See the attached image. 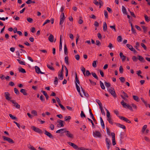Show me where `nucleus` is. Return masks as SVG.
Returning a JSON list of instances; mask_svg holds the SVG:
<instances>
[{"instance_id": "obj_35", "label": "nucleus", "mask_w": 150, "mask_h": 150, "mask_svg": "<svg viewBox=\"0 0 150 150\" xmlns=\"http://www.w3.org/2000/svg\"><path fill=\"white\" fill-rule=\"evenodd\" d=\"M126 46L131 51L133 50L134 48L132 45L129 44H127L126 45Z\"/></svg>"}, {"instance_id": "obj_47", "label": "nucleus", "mask_w": 150, "mask_h": 150, "mask_svg": "<svg viewBox=\"0 0 150 150\" xmlns=\"http://www.w3.org/2000/svg\"><path fill=\"white\" fill-rule=\"evenodd\" d=\"M144 17L145 19V20L146 21L148 22L150 21V19L146 15H144Z\"/></svg>"}, {"instance_id": "obj_4", "label": "nucleus", "mask_w": 150, "mask_h": 150, "mask_svg": "<svg viewBox=\"0 0 150 150\" xmlns=\"http://www.w3.org/2000/svg\"><path fill=\"white\" fill-rule=\"evenodd\" d=\"M31 128L36 132L39 134H42V130L38 128L33 126L31 127Z\"/></svg>"}, {"instance_id": "obj_9", "label": "nucleus", "mask_w": 150, "mask_h": 150, "mask_svg": "<svg viewBox=\"0 0 150 150\" xmlns=\"http://www.w3.org/2000/svg\"><path fill=\"white\" fill-rule=\"evenodd\" d=\"M93 136L94 137H101V134L99 132L96 131L93 132Z\"/></svg>"}, {"instance_id": "obj_26", "label": "nucleus", "mask_w": 150, "mask_h": 150, "mask_svg": "<svg viewBox=\"0 0 150 150\" xmlns=\"http://www.w3.org/2000/svg\"><path fill=\"white\" fill-rule=\"evenodd\" d=\"M118 117L121 120H123L124 121H125L127 122V121L128 120V119H127L123 116H118Z\"/></svg>"}, {"instance_id": "obj_27", "label": "nucleus", "mask_w": 150, "mask_h": 150, "mask_svg": "<svg viewBox=\"0 0 150 150\" xmlns=\"http://www.w3.org/2000/svg\"><path fill=\"white\" fill-rule=\"evenodd\" d=\"M103 30L104 31H105L107 29V26L106 23L105 22H104L103 23Z\"/></svg>"}, {"instance_id": "obj_42", "label": "nucleus", "mask_w": 150, "mask_h": 150, "mask_svg": "<svg viewBox=\"0 0 150 150\" xmlns=\"http://www.w3.org/2000/svg\"><path fill=\"white\" fill-rule=\"evenodd\" d=\"M99 108L101 112V113H102V114L103 115H105V111H104L103 109V108L102 106L100 107Z\"/></svg>"}, {"instance_id": "obj_44", "label": "nucleus", "mask_w": 150, "mask_h": 150, "mask_svg": "<svg viewBox=\"0 0 150 150\" xmlns=\"http://www.w3.org/2000/svg\"><path fill=\"white\" fill-rule=\"evenodd\" d=\"M97 62V61H94L93 62V63H92V66L94 68H96L97 67L96 65V63Z\"/></svg>"}, {"instance_id": "obj_63", "label": "nucleus", "mask_w": 150, "mask_h": 150, "mask_svg": "<svg viewBox=\"0 0 150 150\" xmlns=\"http://www.w3.org/2000/svg\"><path fill=\"white\" fill-rule=\"evenodd\" d=\"M31 113L32 114L34 115L35 116H37V112L36 110H33L32 111Z\"/></svg>"}, {"instance_id": "obj_10", "label": "nucleus", "mask_w": 150, "mask_h": 150, "mask_svg": "<svg viewBox=\"0 0 150 150\" xmlns=\"http://www.w3.org/2000/svg\"><path fill=\"white\" fill-rule=\"evenodd\" d=\"M36 72L39 74H45V73L42 72L40 70V68L38 66H35V67Z\"/></svg>"}, {"instance_id": "obj_60", "label": "nucleus", "mask_w": 150, "mask_h": 150, "mask_svg": "<svg viewBox=\"0 0 150 150\" xmlns=\"http://www.w3.org/2000/svg\"><path fill=\"white\" fill-rule=\"evenodd\" d=\"M104 14L105 18H108V13L106 10H105L104 11Z\"/></svg>"}, {"instance_id": "obj_6", "label": "nucleus", "mask_w": 150, "mask_h": 150, "mask_svg": "<svg viewBox=\"0 0 150 150\" xmlns=\"http://www.w3.org/2000/svg\"><path fill=\"white\" fill-rule=\"evenodd\" d=\"M111 135L112 137V144L114 146L116 144L115 140V134L114 133L112 132Z\"/></svg>"}, {"instance_id": "obj_24", "label": "nucleus", "mask_w": 150, "mask_h": 150, "mask_svg": "<svg viewBox=\"0 0 150 150\" xmlns=\"http://www.w3.org/2000/svg\"><path fill=\"white\" fill-rule=\"evenodd\" d=\"M100 121L101 125L102 126V128L103 129H104L105 128V125H104V124L103 121V120L102 117H100Z\"/></svg>"}, {"instance_id": "obj_57", "label": "nucleus", "mask_w": 150, "mask_h": 150, "mask_svg": "<svg viewBox=\"0 0 150 150\" xmlns=\"http://www.w3.org/2000/svg\"><path fill=\"white\" fill-rule=\"evenodd\" d=\"M104 83L105 86L108 88L110 86V84L109 83L105 82Z\"/></svg>"}, {"instance_id": "obj_25", "label": "nucleus", "mask_w": 150, "mask_h": 150, "mask_svg": "<svg viewBox=\"0 0 150 150\" xmlns=\"http://www.w3.org/2000/svg\"><path fill=\"white\" fill-rule=\"evenodd\" d=\"M133 99L137 102H139L140 100L139 97L137 96L133 95Z\"/></svg>"}, {"instance_id": "obj_15", "label": "nucleus", "mask_w": 150, "mask_h": 150, "mask_svg": "<svg viewBox=\"0 0 150 150\" xmlns=\"http://www.w3.org/2000/svg\"><path fill=\"white\" fill-rule=\"evenodd\" d=\"M20 92L24 96H27L28 93L26 92V90L25 89L22 88L21 89Z\"/></svg>"}, {"instance_id": "obj_46", "label": "nucleus", "mask_w": 150, "mask_h": 150, "mask_svg": "<svg viewBox=\"0 0 150 150\" xmlns=\"http://www.w3.org/2000/svg\"><path fill=\"white\" fill-rule=\"evenodd\" d=\"M27 21L30 23H32L33 21V19L30 17L27 18Z\"/></svg>"}, {"instance_id": "obj_19", "label": "nucleus", "mask_w": 150, "mask_h": 150, "mask_svg": "<svg viewBox=\"0 0 150 150\" xmlns=\"http://www.w3.org/2000/svg\"><path fill=\"white\" fill-rule=\"evenodd\" d=\"M75 83L76 84L77 83L79 84H80V81L78 79L77 74L76 72L75 73Z\"/></svg>"}, {"instance_id": "obj_1", "label": "nucleus", "mask_w": 150, "mask_h": 150, "mask_svg": "<svg viewBox=\"0 0 150 150\" xmlns=\"http://www.w3.org/2000/svg\"><path fill=\"white\" fill-rule=\"evenodd\" d=\"M60 21L59 24L61 25V27L62 28L63 27L62 24L64 23V20L65 19V18L64 16V13H62L60 16Z\"/></svg>"}, {"instance_id": "obj_32", "label": "nucleus", "mask_w": 150, "mask_h": 150, "mask_svg": "<svg viewBox=\"0 0 150 150\" xmlns=\"http://www.w3.org/2000/svg\"><path fill=\"white\" fill-rule=\"evenodd\" d=\"M132 59L133 62H136L137 61L138 58L136 57V56H134L132 57Z\"/></svg>"}, {"instance_id": "obj_33", "label": "nucleus", "mask_w": 150, "mask_h": 150, "mask_svg": "<svg viewBox=\"0 0 150 150\" xmlns=\"http://www.w3.org/2000/svg\"><path fill=\"white\" fill-rule=\"evenodd\" d=\"M17 61H18V62L19 63L23 65H25V62L21 60L20 59H17Z\"/></svg>"}, {"instance_id": "obj_48", "label": "nucleus", "mask_w": 150, "mask_h": 150, "mask_svg": "<svg viewBox=\"0 0 150 150\" xmlns=\"http://www.w3.org/2000/svg\"><path fill=\"white\" fill-rule=\"evenodd\" d=\"M14 91L15 93L16 94V95H18L19 94V92L16 88H14Z\"/></svg>"}, {"instance_id": "obj_30", "label": "nucleus", "mask_w": 150, "mask_h": 150, "mask_svg": "<svg viewBox=\"0 0 150 150\" xmlns=\"http://www.w3.org/2000/svg\"><path fill=\"white\" fill-rule=\"evenodd\" d=\"M18 70L19 72H21L22 73H26V71L25 70L21 67H20L18 68Z\"/></svg>"}, {"instance_id": "obj_49", "label": "nucleus", "mask_w": 150, "mask_h": 150, "mask_svg": "<svg viewBox=\"0 0 150 150\" xmlns=\"http://www.w3.org/2000/svg\"><path fill=\"white\" fill-rule=\"evenodd\" d=\"M147 127V126L146 125H144L142 128V131L143 133L144 132Z\"/></svg>"}, {"instance_id": "obj_64", "label": "nucleus", "mask_w": 150, "mask_h": 150, "mask_svg": "<svg viewBox=\"0 0 150 150\" xmlns=\"http://www.w3.org/2000/svg\"><path fill=\"white\" fill-rule=\"evenodd\" d=\"M85 76H88L91 74V73L88 70H86V74L85 73Z\"/></svg>"}, {"instance_id": "obj_17", "label": "nucleus", "mask_w": 150, "mask_h": 150, "mask_svg": "<svg viewBox=\"0 0 150 150\" xmlns=\"http://www.w3.org/2000/svg\"><path fill=\"white\" fill-rule=\"evenodd\" d=\"M81 88L84 96L87 98L89 97V95L87 93L85 92L84 90L83 89L82 87H81Z\"/></svg>"}, {"instance_id": "obj_3", "label": "nucleus", "mask_w": 150, "mask_h": 150, "mask_svg": "<svg viewBox=\"0 0 150 150\" xmlns=\"http://www.w3.org/2000/svg\"><path fill=\"white\" fill-rule=\"evenodd\" d=\"M108 91L114 97H116V93L113 88L110 87V88H108Z\"/></svg>"}, {"instance_id": "obj_34", "label": "nucleus", "mask_w": 150, "mask_h": 150, "mask_svg": "<svg viewBox=\"0 0 150 150\" xmlns=\"http://www.w3.org/2000/svg\"><path fill=\"white\" fill-rule=\"evenodd\" d=\"M47 66L52 71L54 70V68L52 66L50 65L49 64H47Z\"/></svg>"}, {"instance_id": "obj_53", "label": "nucleus", "mask_w": 150, "mask_h": 150, "mask_svg": "<svg viewBox=\"0 0 150 150\" xmlns=\"http://www.w3.org/2000/svg\"><path fill=\"white\" fill-rule=\"evenodd\" d=\"M119 71L120 73L122 74L123 72V69L122 67V66H120L119 67Z\"/></svg>"}, {"instance_id": "obj_52", "label": "nucleus", "mask_w": 150, "mask_h": 150, "mask_svg": "<svg viewBox=\"0 0 150 150\" xmlns=\"http://www.w3.org/2000/svg\"><path fill=\"white\" fill-rule=\"evenodd\" d=\"M117 41L119 42H120L122 41V38L121 36H119L117 38Z\"/></svg>"}, {"instance_id": "obj_62", "label": "nucleus", "mask_w": 150, "mask_h": 150, "mask_svg": "<svg viewBox=\"0 0 150 150\" xmlns=\"http://www.w3.org/2000/svg\"><path fill=\"white\" fill-rule=\"evenodd\" d=\"M28 148L29 149H31V150H35V149L33 146H31L30 144L29 145V146H28Z\"/></svg>"}, {"instance_id": "obj_16", "label": "nucleus", "mask_w": 150, "mask_h": 150, "mask_svg": "<svg viewBox=\"0 0 150 150\" xmlns=\"http://www.w3.org/2000/svg\"><path fill=\"white\" fill-rule=\"evenodd\" d=\"M115 124L117 126L121 128L124 129H126V127L123 125L119 123H116Z\"/></svg>"}, {"instance_id": "obj_2", "label": "nucleus", "mask_w": 150, "mask_h": 150, "mask_svg": "<svg viewBox=\"0 0 150 150\" xmlns=\"http://www.w3.org/2000/svg\"><path fill=\"white\" fill-rule=\"evenodd\" d=\"M2 137L4 141H7L10 144H13L14 143V141L12 139L9 137H6L4 136H2Z\"/></svg>"}, {"instance_id": "obj_5", "label": "nucleus", "mask_w": 150, "mask_h": 150, "mask_svg": "<svg viewBox=\"0 0 150 150\" xmlns=\"http://www.w3.org/2000/svg\"><path fill=\"white\" fill-rule=\"evenodd\" d=\"M10 101L13 104H14L13 106L17 109H20V106L17 103L15 102V101L14 100H11Z\"/></svg>"}, {"instance_id": "obj_28", "label": "nucleus", "mask_w": 150, "mask_h": 150, "mask_svg": "<svg viewBox=\"0 0 150 150\" xmlns=\"http://www.w3.org/2000/svg\"><path fill=\"white\" fill-rule=\"evenodd\" d=\"M57 122H59V125L61 127H64V125L63 124L64 121L61 120H58Z\"/></svg>"}, {"instance_id": "obj_36", "label": "nucleus", "mask_w": 150, "mask_h": 150, "mask_svg": "<svg viewBox=\"0 0 150 150\" xmlns=\"http://www.w3.org/2000/svg\"><path fill=\"white\" fill-rule=\"evenodd\" d=\"M100 86L103 89H105V86L103 83L101 81H100Z\"/></svg>"}, {"instance_id": "obj_22", "label": "nucleus", "mask_w": 150, "mask_h": 150, "mask_svg": "<svg viewBox=\"0 0 150 150\" xmlns=\"http://www.w3.org/2000/svg\"><path fill=\"white\" fill-rule=\"evenodd\" d=\"M41 92L43 93V95L45 96L46 100H48V98H49V96L47 95V93H46V92L45 91H41Z\"/></svg>"}, {"instance_id": "obj_55", "label": "nucleus", "mask_w": 150, "mask_h": 150, "mask_svg": "<svg viewBox=\"0 0 150 150\" xmlns=\"http://www.w3.org/2000/svg\"><path fill=\"white\" fill-rule=\"evenodd\" d=\"M96 44L98 47H99L101 45V43L98 40H96Z\"/></svg>"}, {"instance_id": "obj_61", "label": "nucleus", "mask_w": 150, "mask_h": 150, "mask_svg": "<svg viewBox=\"0 0 150 150\" xmlns=\"http://www.w3.org/2000/svg\"><path fill=\"white\" fill-rule=\"evenodd\" d=\"M55 80L54 81V83L55 85H57L58 84V79L57 77H55Z\"/></svg>"}, {"instance_id": "obj_54", "label": "nucleus", "mask_w": 150, "mask_h": 150, "mask_svg": "<svg viewBox=\"0 0 150 150\" xmlns=\"http://www.w3.org/2000/svg\"><path fill=\"white\" fill-rule=\"evenodd\" d=\"M9 116L10 118H11L12 119L14 120H16L17 119V118L16 117H14L13 116L12 114H9Z\"/></svg>"}, {"instance_id": "obj_40", "label": "nucleus", "mask_w": 150, "mask_h": 150, "mask_svg": "<svg viewBox=\"0 0 150 150\" xmlns=\"http://www.w3.org/2000/svg\"><path fill=\"white\" fill-rule=\"evenodd\" d=\"M64 60L65 63L67 65H69V62L68 61V56H66L64 58Z\"/></svg>"}, {"instance_id": "obj_38", "label": "nucleus", "mask_w": 150, "mask_h": 150, "mask_svg": "<svg viewBox=\"0 0 150 150\" xmlns=\"http://www.w3.org/2000/svg\"><path fill=\"white\" fill-rule=\"evenodd\" d=\"M107 120L109 122L111 125H112L113 124V120L111 118V117L109 118H108Z\"/></svg>"}, {"instance_id": "obj_20", "label": "nucleus", "mask_w": 150, "mask_h": 150, "mask_svg": "<svg viewBox=\"0 0 150 150\" xmlns=\"http://www.w3.org/2000/svg\"><path fill=\"white\" fill-rule=\"evenodd\" d=\"M121 104L125 108H127L128 105H129V104H127L126 103H125L124 100H122L121 102Z\"/></svg>"}, {"instance_id": "obj_45", "label": "nucleus", "mask_w": 150, "mask_h": 150, "mask_svg": "<svg viewBox=\"0 0 150 150\" xmlns=\"http://www.w3.org/2000/svg\"><path fill=\"white\" fill-rule=\"evenodd\" d=\"M62 42L61 40L59 41V51H61L62 50Z\"/></svg>"}, {"instance_id": "obj_7", "label": "nucleus", "mask_w": 150, "mask_h": 150, "mask_svg": "<svg viewBox=\"0 0 150 150\" xmlns=\"http://www.w3.org/2000/svg\"><path fill=\"white\" fill-rule=\"evenodd\" d=\"M63 132H66V135L68 137L70 138H73V134H71L69 131L66 130V129H65V130Z\"/></svg>"}, {"instance_id": "obj_51", "label": "nucleus", "mask_w": 150, "mask_h": 150, "mask_svg": "<svg viewBox=\"0 0 150 150\" xmlns=\"http://www.w3.org/2000/svg\"><path fill=\"white\" fill-rule=\"evenodd\" d=\"M119 79L122 83H124L125 81V79L124 77H121L119 78Z\"/></svg>"}, {"instance_id": "obj_50", "label": "nucleus", "mask_w": 150, "mask_h": 150, "mask_svg": "<svg viewBox=\"0 0 150 150\" xmlns=\"http://www.w3.org/2000/svg\"><path fill=\"white\" fill-rule=\"evenodd\" d=\"M122 133H120L119 137L120 142L121 143H122V139H123V137H122Z\"/></svg>"}, {"instance_id": "obj_13", "label": "nucleus", "mask_w": 150, "mask_h": 150, "mask_svg": "<svg viewBox=\"0 0 150 150\" xmlns=\"http://www.w3.org/2000/svg\"><path fill=\"white\" fill-rule=\"evenodd\" d=\"M58 76L59 79L60 80H62L63 79V75L62 71H59L58 72Z\"/></svg>"}, {"instance_id": "obj_37", "label": "nucleus", "mask_w": 150, "mask_h": 150, "mask_svg": "<svg viewBox=\"0 0 150 150\" xmlns=\"http://www.w3.org/2000/svg\"><path fill=\"white\" fill-rule=\"evenodd\" d=\"M65 130V129H59L56 132V133H62V131H63V132Z\"/></svg>"}, {"instance_id": "obj_43", "label": "nucleus", "mask_w": 150, "mask_h": 150, "mask_svg": "<svg viewBox=\"0 0 150 150\" xmlns=\"http://www.w3.org/2000/svg\"><path fill=\"white\" fill-rule=\"evenodd\" d=\"M71 118L70 116H66L64 118V120L65 121H68L70 120Z\"/></svg>"}, {"instance_id": "obj_31", "label": "nucleus", "mask_w": 150, "mask_h": 150, "mask_svg": "<svg viewBox=\"0 0 150 150\" xmlns=\"http://www.w3.org/2000/svg\"><path fill=\"white\" fill-rule=\"evenodd\" d=\"M96 102L98 105L99 106V108L102 106V104L100 102V100L97 99L96 100Z\"/></svg>"}, {"instance_id": "obj_12", "label": "nucleus", "mask_w": 150, "mask_h": 150, "mask_svg": "<svg viewBox=\"0 0 150 150\" xmlns=\"http://www.w3.org/2000/svg\"><path fill=\"white\" fill-rule=\"evenodd\" d=\"M45 132L44 133V134L46 135L49 138H50V139H53V136L51 133L47 131L46 130H45Z\"/></svg>"}, {"instance_id": "obj_8", "label": "nucleus", "mask_w": 150, "mask_h": 150, "mask_svg": "<svg viewBox=\"0 0 150 150\" xmlns=\"http://www.w3.org/2000/svg\"><path fill=\"white\" fill-rule=\"evenodd\" d=\"M105 141L106 143L107 149L109 150L110 148V146L111 145L110 141L109 139L106 138L105 139Z\"/></svg>"}, {"instance_id": "obj_29", "label": "nucleus", "mask_w": 150, "mask_h": 150, "mask_svg": "<svg viewBox=\"0 0 150 150\" xmlns=\"http://www.w3.org/2000/svg\"><path fill=\"white\" fill-rule=\"evenodd\" d=\"M64 53L66 55H67L68 53L67 49L66 44L64 45Z\"/></svg>"}, {"instance_id": "obj_56", "label": "nucleus", "mask_w": 150, "mask_h": 150, "mask_svg": "<svg viewBox=\"0 0 150 150\" xmlns=\"http://www.w3.org/2000/svg\"><path fill=\"white\" fill-rule=\"evenodd\" d=\"M141 27L143 29L144 33L146 32L147 31V27H146L144 25H142Z\"/></svg>"}, {"instance_id": "obj_39", "label": "nucleus", "mask_w": 150, "mask_h": 150, "mask_svg": "<svg viewBox=\"0 0 150 150\" xmlns=\"http://www.w3.org/2000/svg\"><path fill=\"white\" fill-rule=\"evenodd\" d=\"M91 74L96 79L98 80V77L97 76L96 74L95 73L92 72L91 73Z\"/></svg>"}, {"instance_id": "obj_18", "label": "nucleus", "mask_w": 150, "mask_h": 150, "mask_svg": "<svg viewBox=\"0 0 150 150\" xmlns=\"http://www.w3.org/2000/svg\"><path fill=\"white\" fill-rule=\"evenodd\" d=\"M138 59L141 62H144L145 61L144 59V58L141 56L138 55Z\"/></svg>"}, {"instance_id": "obj_14", "label": "nucleus", "mask_w": 150, "mask_h": 150, "mask_svg": "<svg viewBox=\"0 0 150 150\" xmlns=\"http://www.w3.org/2000/svg\"><path fill=\"white\" fill-rule=\"evenodd\" d=\"M4 95L6 100H9L11 99V98L9 97L10 95L8 92H5L4 93Z\"/></svg>"}, {"instance_id": "obj_59", "label": "nucleus", "mask_w": 150, "mask_h": 150, "mask_svg": "<svg viewBox=\"0 0 150 150\" xmlns=\"http://www.w3.org/2000/svg\"><path fill=\"white\" fill-rule=\"evenodd\" d=\"M40 99L42 102H44L45 100V98L42 95H41L40 96Z\"/></svg>"}, {"instance_id": "obj_41", "label": "nucleus", "mask_w": 150, "mask_h": 150, "mask_svg": "<svg viewBox=\"0 0 150 150\" xmlns=\"http://www.w3.org/2000/svg\"><path fill=\"white\" fill-rule=\"evenodd\" d=\"M88 120V121L91 122V123L92 124V127L93 128H94L95 127V125H94V124L92 121V120H91L90 118H87Z\"/></svg>"}, {"instance_id": "obj_21", "label": "nucleus", "mask_w": 150, "mask_h": 150, "mask_svg": "<svg viewBox=\"0 0 150 150\" xmlns=\"http://www.w3.org/2000/svg\"><path fill=\"white\" fill-rule=\"evenodd\" d=\"M122 11L124 14L125 15H127V12L126 9L123 6H122Z\"/></svg>"}, {"instance_id": "obj_23", "label": "nucleus", "mask_w": 150, "mask_h": 150, "mask_svg": "<svg viewBox=\"0 0 150 150\" xmlns=\"http://www.w3.org/2000/svg\"><path fill=\"white\" fill-rule=\"evenodd\" d=\"M48 39L50 42H52L54 41V36L52 34L50 35Z\"/></svg>"}, {"instance_id": "obj_11", "label": "nucleus", "mask_w": 150, "mask_h": 150, "mask_svg": "<svg viewBox=\"0 0 150 150\" xmlns=\"http://www.w3.org/2000/svg\"><path fill=\"white\" fill-rule=\"evenodd\" d=\"M67 143L71 146H72L74 149H78V146L70 142H68Z\"/></svg>"}, {"instance_id": "obj_58", "label": "nucleus", "mask_w": 150, "mask_h": 150, "mask_svg": "<svg viewBox=\"0 0 150 150\" xmlns=\"http://www.w3.org/2000/svg\"><path fill=\"white\" fill-rule=\"evenodd\" d=\"M89 112L90 115L91 116L92 118L93 119L94 118V117L93 116V115L91 112V110L90 109H89Z\"/></svg>"}]
</instances>
